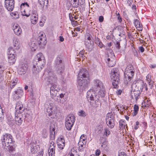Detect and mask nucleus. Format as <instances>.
Instances as JSON below:
<instances>
[{"label": "nucleus", "instance_id": "obj_62", "mask_svg": "<svg viewBox=\"0 0 156 156\" xmlns=\"http://www.w3.org/2000/svg\"><path fill=\"white\" fill-rule=\"evenodd\" d=\"M138 111L133 110V113L132 114L133 116H135L137 113Z\"/></svg>", "mask_w": 156, "mask_h": 156}, {"label": "nucleus", "instance_id": "obj_2", "mask_svg": "<svg viewBox=\"0 0 156 156\" xmlns=\"http://www.w3.org/2000/svg\"><path fill=\"white\" fill-rule=\"evenodd\" d=\"M36 61L34 62V66L32 70L34 74L38 73L44 67L45 62V58L41 53H38L36 57Z\"/></svg>", "mask_w": 156, "mask_h": 156}, {"label": "nucleus", "instance_id": "obj_60", "mask_svg": "<svg viewBox=\"0 0 156 156\" xmlns=\"http://www.w3.org/2000/svg\"><path fill=\"white\" fill-rule=\"evenodd\" d=\"M118 19L119 20V22L120 23L122 21V19L120 16H119L117 17Z\"/></svg>", "mask_w": 156, "mask_h": 156}, {"label": "nucleus", "instance_id": "obj_53", "mask_svg": "<svg viewBox=\"0 0 156 156\" xmlns=\"http://www.w3.org/2000/svg\"><path fill=\"white\" fill-rule=\"evenodd\" d=\"M139 50L140 51V52L142 53L144 52V49L142 46H140L139 47Z\"/></svg>", "mask_w": 156, "mask_h": 156}, {"label": "nucleus", "instance_id": "obj_26", "mask_svg": "<svg viewBox=\"0 0 156 156\" xmlns=\"http://www.w3.org/2000/svg\"><path fill=\"white\" fill-rule=\"evenodd\" d=\"M134 24L136 28H138V30L139 31L142 30L143 29L142 26L138 20L136 19L135 20Z\"/></svg>", "mask_w": 156, "mask_h": 156}, {"label": "nucleus", "instance_id": "obj_8", "mask_svg": "<svg viewBox=\"0 0 156 156\" xmlns=\"http://www.w3.org/2000/svg\"><path fill=\"white\" fill-rule=\"evenodd\" d=\"M115 119L113 114L108 113L106 116V122L108 127L111 129L113 128L115 125Z\"/></svg>", "mask_w": 156, "mask_h": 156}, {"label": "nucleus", "instance_id": "obj_64", "mask_svg": "<svg viewBox=\"0 0 156 156\" xmlns=\"http://www.w3.org/2000/svg\"><path fill=\"white\" fill-rule=\"evenodd\" d=\"M59 41L61 42H62L64 41V39L62 37L60 36L59 37Z\"/></svg>", "mask_w": 156, "mask_h": 156}, {"label": "nucleus", "instance_id": "obj_7", "mask_svg": "<svg viewBox=\"0 0 156 156\" xmlns=\"http://www.w3.org/2000/svg\"><path fill=\"white\" fill-rule=\"evenodd\" d=\"M75 120V116L73 114L69 115L65 119V126L67 129L70 130L73 126Z\"/></svg>", "mask_w": 156, "mask_h": 156}, {"label": "nucleus", "instance_id": "obj_35", "mask_svg": "<svg viewBox=\"0 0 156 156\" xmlns=\"http://www.w3.org/2000/svg\"><path fill=\"white\" fill-rule=\"evenodd\" d=\"M104 134L107 136H108L110 134V131L108 128H106L105 129Z\"/></svg>", "mask_w": 156, "mask_h": 156}, {"label": "nucleus", "instance_id": "obj_61", "mask_svg": "<svg viewBox=\"0 0 156 156\" xmlns=\"http://www.w3.org/2000/svg\"><path fill=\"white\" fill-rule=\"evenodd\" d=\"M80 139H86V136L85 135H84V134L82 135L80 137Z\"/></svg>", "mask_w": 156, "mask_h": 156}, {"label": "nucleus", "instance_id": "obj_38", "mask_svg": "<svg viewBox=\"0 0 156 156\" xmlns=\"http://www.w3.org/2000/svg\"><path fill=\"white\" fill-rule=\"evenodd\" d=\"M55 132H53L51 130V128L50 129V137L51 139H53L54 138L55 136Z\"/></svg>", "mask_w": 156, "mask_h": 156}, {"label": "nucleus", "instance_id": "obj_3", "mask_svg": "<svg viewBox=\"0 0 156 156\" xmlns=\"http://www.w3.org/2000/svg\"><path fill=\"white\" fill-rule=\"evenodd\" d=\"M87 94V97L91 101L90 103L92 107L97 108L101 105V103L99 100L100 97L98 94L94 93L93 90L88 91Z\"/></svg>", "mask_w": 156, "mask_h": 156}, {"label": "nucleus", "instance_id": "obj_54", "mask_svg": "<svg viewBox=\"0 0 156 156\" xmlns=\"http://www.w3.org/2000/svg\"><path fill=\"white\" fill-rule=\"evenodd\" d=\"M59 96L60 98H62L63 97H64V94H57V96H56V97H58Z\"/></svg>", "mask_w": 156, "mask_h": 156}, {"label": "nucleus", "instance_id": "obj_9", "mask_svg": "<svg viewBox=\"0 0 156 156\" xmlns=\"http://www.w3.org/2000/svg\"><path fill=\"white\" fill-rule=\"evenodd\" d=\"M50 107L47 109L46 113L49 116H51V118L54 117V116H56L57 114V106L55 104L51 103L50 104Z\"/></svg>", "mask_w": 156, "mask_h": 156}, {"label": "nucleus", "instance_id": "obj_17", "mask_svg": "<svg viewBox=\"0 0 156 156\" xmlns=\"http://www.w3.org/2000/svg\"><path fill=\"white\" fill-rule=\"evenodd\" d=\"M23 93L22 89H18L14 91V93L13 95V98L15 100H18L23 95Z\"/></svg>", "mask_w": 156, "mask_h": 156}, {"label": "nucleus", "instance_id": "obj_51", "mask_svg": "<svg viewBox=\"0 0 156 156\" xmlns=\"http://www.w3.org/2000/svg\"><path fill=\"white\" fill-rule=\"evenodd\" d=\"M104 18L103 16H100L99 18V21L100 22H103L104 20Z\"/></svg>", "mask_w": 156, "mask_h": 156}, {"label": "nucleus", "instance_id": "obj_36", "mask_svg": "<svg viewBox=\"0 0 156 156\" xmlns=\"http://www.w3.org/2000/svg\"><path fill=\"white\" fill-rule=\"evenodd\" d=\"M119 123L120 129H123V128H125V123L123 121H119Z\"/></svg>", "mask_w": 156, "mask_h": 156}, {"label": "nucleus", "instance_id": "obj_10", "mask_svg": "<svg viewBox=\"0 0 156 156\" xmlns=\"http://www.w3.org/2000/svg\"><path fill=\"white\" fill-rule=\"evenodd\" d=\"M12 136L9 134H6L3 135L2 139V144L3 146L8 147L9 144L12 142Z\"/></svg>", "mask_w": 156, "mask_h": 156}, {"label": "nucleus", "instance_id": "obj_5", "mask_svg": "<svg viewBox=\"0 0 156 156\" xmlns=\"http://www.w3.org/2000/svg\"><path fill=\"white\" fill-rule=\"evenodd\" d=\"M112 75L111 76L112 80H113L112 84L114 88H118V84L120 81V76L118 69H113L112 70Z\"/></svg>", "mask_w": 156, "mask_h": 156}, {"label": "nucleus", "instance_id": "obj_48", "mask_svg": "<svg viewBox=\"0 0 156 156\" xmlns=\"http://www.w3.org/2000/svg\"><path fill=\"white\" fill-rule=\"evenodd\" d=\"M101 154V151L99 149H97L96 151L95 155L99 156Z\"/></svg>", "mask_w": 156, "mask_h": 156}, {"label": "nucleus", "instance_id": "obj_42", "mask_svg": "<svg viewBox=\"0 0 156 156\" xmlns=\"http://www.w3.org/2000/svg\"><path fill=\"white\" fill-rule=\"evenodd\" d=\"M37 20V18H35V19L34 18H31V23L33 24H35Z\"/></svg>", "mask_w": 156, "mask_h": 156}, {"label": "nucleus", "instance_id": "obj_19", "mask_svg": "<svg viewBox=\"0 0 156 156\" xmlns=\"http://www.w3.org/2000/svg\"><path fill=\"white\" fill-rule=\"evenodd\" d=\"M141 83H140V81L133 83L131 86L132 90H137L142 92L141 87H142Z\"/></svg>", "mask_w": 156, "mask_h": 156}, {"label": "nucleus", "instance_id": "obj_45", "mask_svg": "<svg viewBox=\"0 0 156 156\" xmlns=\"http://www.w3.org/2000/svg\"><path fill=\"white\" fill-rule=\"evenodd\" d=\"M147 80L148 81H152L151 80V76L150 74H148L147 76Z\"/></svg>", "mask_w": 156, "mask_h": 156}, {"label": "nucleus", "instance_id": "obj_1", "mask_svg": "<svg viewBox=\"0 0 156 156\" xmlns=\"http://www.w3.org/2000/svg\"><path fill=\"white\" fill-rule=\"evenodd\" d=\"M44 74L47 75L48 81L52 84L50 91L52 98L55 100L58 99V98H56L57 93L60 89L58 88L57 85L55 83L56 82L57 80L56 75L50 69H47L45 70Z\"/></svg>", "mask_w": 156, "mask_h": 156}, {"label": "nucleus", "instance_id": "obj_22", "mask_svg": "<svg viewBox=\"0 0 156 156\" xmlns=\"http://www.w3.org/2000/svg\"><path fill=\"white\" fill-rule=\"evenodd\" d=\"M141 92L137 90H132L131 91V98L132 99L135 98L136 100L138 99V97Z\"/></svg>", "mask_w": 156, "mask_h": 156}, {"label": "nucleus", "instance_id": "obj_23", "mask_svg": "<svg viewBox=\"0 0 156 156\" xmlns=\"http://www.w3.org/2000/svg\"><path fill=\"white\" fill-rule=\"evenodd\" d=\"M16 56L13 55H8V61L10 64L13 65L15 63L16 59Z\"/></svg>", "mask_w": 156, "mask_h": 156}, {"label": "nucleus", "instance_id": "obj_20", "mask_svg": "<svg viewBox=\"0 0 156 156\" xmlns=\"http://www.w3.org/2000/svg\"><path fill=\"white\" fill-rule=\"evenodd\" d=\"M13 29L15 34L17 35H20L22 32V30L19 25L14 24L13 26Z\"/></svg>", "mask_w": 156, "mask_h": 156}, {"label": "nucleus", "instance_id": "obj_34", "mask_svg": "<svg viewBox=\"0 0 156 156\" xmlns=\"http://www.w3.org/2000/svg\"><path fill=\"white\" fill-rule=\"evenodd\" d=\"M43 34H39V37L37 38V41L39 45H41L42 43V37L43 36Z\"/></svg>", "mask_w": 156, "mask_h": 156}, {"label": "nucleus", "instance_id": "obj_56", "mask_svg": "<svg viewBox=\"0 0 156 156\" xmlns=\"http://www.w3.org/2000/svg\"><path fill=\"white\" fill-rule=\"evenodd\" d=\"M79 5V3H74L73 4V7L75 8H77Z\"/></svg>", "mask_w": 156, "mask_h": 156}, {"label": "nucleus", "instance_id": "obj_11", "mask_svg": "<svg viewBox=\"0 0 156 156\" xmlns=\"http://www.w3.org/2000/svg\"><path fill=\"white\" fill-rule=\"evenodd\" d=\"M23 113H15V120L16 124L18 125H21L23 122V120L25 117V114Z\"/></svg>", "mask_w": 156, "mask_h": 156}, {"label": "nucleus", "instance_id": "obj_27", "mask_svg": "<svg viewBox=\"0 0 156 156\" xmlns=\"http://www.w3.org/2000/svg\"><path fill=\"white\" fill-rule=\"evenodd\" d=\"M13 44L16 49H18L19 48L20 42L19 40L16 37H14L13 39Z\"/></svg>", "mask_w": 156, "mask_h": 156}, {"label": "nucleus", "instance_id": "obj_16", "mask_svg": "<svg viewBox=\"0 0 156 156\" xmlns=\"http://www.w3.org/2000/svg\"><path fill=\"white\" fill-rule=\"evenodd\" d=\"M94 83V84L93 85V88L94 91H98L99 89L103 87L102 83L98 80H95Z\"/></svg>", "mask_w": 156, "mask_h": 156}, {"label": "nucleus", "instance_id": "obj_14", "mask_svg": "<svg viewBox=\"0 0 156 156\" xmlns=\"http://www.w3.org/2000/svg\"><path fill=\"white\" fill-rule=\"evenodd\" d=\"M15 2L13 0H5V6L9 11H12L14 8Z\"/></svg>", "mask_w": 156, "mask_h": 156}, {"label": "nucleus", "instance_id": "obj_44", "mask_svg": "<svg viewBox=\"0 0 156 156\" xmlns=\"http://www.w3.org/2000/svg\"><path fill=\"white\" fill-rule=\"evenodd\" d=\"M36 12L34 11L33 13L32 18L35 19V18L38 19V15L35 14Z\"/></svg>", "mask_w": 156, "mask_h": 156}, {"label": "nucleus", "instance_id": "obj_32", "mask_svg": "<svg viewBox=\"0 0 156 156\" xmlns=\"http://www.w3.org/2000/svg\"><path fill=\"white\" fill-rule=\"evenodd\" d=\"M140 83H141L142 87H141V90H142V91H144L148 90L147 85L146 83H144L143 82L141 81H140Z\"/></svg>", "mask_w": 156, "mask_h": 156}, {"label": "nucleus", "instance_id": "obj_43", "mask_svg": "<svg viewBox=\"0 0 156 156\" xmlns=\"http://www.w3.org/2000/svg\"><path fill=\"white\" fill-rule=\"evenodd\" d=\"M154 82L153 81L148 82V87L150 89H151L153 86Z\"/></svg>", "mask_w": 156, "mask_h": 156}, {"label": "nucleus", "instance_id": "obj_49", "mask_svg": "<svg viewBox=\"0 0 156 156\" xmlns=\"http://www.w3.org/2000/svg\"><path fill=\"white\" fill-rule=\"evenodd\" d=\"M78 148L79 151L81 152L84 151V146H79V147Z\"/></svg>", "mask_w": 156, "mask_h": 156}, {"label": "nucleus", "instance_id": "obj_30", "mask_svg": "<svg viewBox=\"0 0 156 156\" xmlns=\"http://www.w3.org/2000/svg\"><path fill=\"white\" fill-rule=\"evenodd\" d=\"M134 68L131 64L128 65L125 69V73L127 72H131L132 71H134Z\"/></svg>", "mask_w": 156, "mask_h": 156}, {"label": "nucleus", "instance_id": "obj_63", "mask_svg": "<svg viewBox=\"0 0 156 156\" xmlns=\"http://www.w3.org/2000/svg\"><path fill=\"white\" fill-rule=\"evenodd\" d=\"M121 93L122 91L120 90H117L116 92V93L118 95H120L121 94Z\"/></svg>", "mask_w": 156, "mask_h": 156}, {"label": "nucleus", "instance_id": "obj_47", "mask_svg": "<svg viewBox=\"0 0 156 156\" xmlns=\"http://www.w3.org/2000/svg\"><path fill=\"white\" fill-rule=\"evenodd\" d=\"M101 42V41L100 40V39L98 38H96L95 41V43L97 45L99 44V43Z\"/></svg>", "mask_w": 156, "mask_h": 156}, {"label": "nucleus", "instance_id": "obj_33", "mask_svg": "<svg viewBox=\"0 0 156 156\" xmlns=\"http://www.w3.org/2000/svg\"><path fill=\"white\" fill-rule=\"evenodd\" d=\"M16 55L15 51L12 47H10L9 49V53L8 55Z\"/></svg>", "mask_w": 156, "mask_h": 156}, {"label": "nucleus", "instance_id": "obj_21", "mask_svg": "<svg viewBox=\"0 0 156 156\" xmlns=\"http://www.w3.org/2000/svg\"><path fill=\"white\" fill-rule=\"evenodd\" d=\"M58 147L60 149H63L65 146V140L62 138H60L57 142Z\"/></svg>", "mask_w": 156, "mask_h": 156}, {"label": "nucleus", "instance_id": "obj_40", "mask_svg": "<svg viewBox=\"0 0 156 156\" xmlns=\"http://www.w3.org/2000/svg\"><path fill=\"white\" fill-rule=\"evenodd\" d=\"M11 15L13 17L14 19H17L19 18V16L18 13H16L12 12Z\"/></svg>", "mask_w": 156, "mask_h": 156}, {"label": "nucleus", "instance_id": "obj_37", "mask_svg": "<svg viewBox=\"0 0 156 156\" xmlns=\"http://www.w3.org/2000/svg\"><path fill=\"white\" fill-rule=\"evenodd\" d=\"M78 115L84 117L86 116V114L84 111L81 110L79 112Z\"/></svg>", "mask_w": 156, "mask_h": 156}, {"label": "nucleus", "instance_id": "obj_52", "mask_svg": "<svg viewBox=\"0 0 156 156\" xmlns=\"http://www.w3.org/2000/svg\"><path fill=\"white\" fill-rule=\"evenodd\" d=\"M85 143H84L83 142L81 141H79L78 143V144L79 146L80 147L82 146H84V144H85Z\"/></svg>", "mask_w": 156, "mask_h": 156}, {"label": "nucleus", "instance_id": "obj_25", "mask_svg": "<svg viewBox=\"0 0 156 156\" xmlns=\"http://www.w3.org/2000/svg\"><path fill=\"white\" fill-rule=\"evenodd\" d=\"M67 156H80L75 148H73L71 150Z\"/></svg>", "mask_w": 156, "mask_h": 156}, {"label": "nucleus", "instance_id": "obj_4", "mask_svg": "<svg viewBox=\"0 0 156 156\" xmlns=\"http://www.w3.org/2000/svg\"><path fill=\"white\" fill-rule=\"evenodd\" d=\"M55 68L57 73L61 75V77L60 80L64 82L65 80L64 79V73H63L64 66L62 58L59 57H57L55 60Z\"/></svg>", "mask_w": 156, "mask_h": 156}, {"label": "nucleus", "instance_id": "obj_24", "mask_svg": "<svg viewBox=\"0 0 156 156\" xmlns=\"http://www.w3.org/2000/svg\"><path fill=\"white\" fill-rule=\"evenodd\" d=\"M85 45L89 51H91L94 48V43L91 41H85Z\"/></svg>", "mask_w": 156, "mask_h": 156}, {"label": "nucleus", "instance_id": "obj_28", "mask_svg": "<svg viewBox=\"0 0 156 156\" xmlns=\"http://www.w3.org/2000/svg\"><path fill=\"white\" fill-rule=\"evenodd\" d=\"M98 94L101 97H103L105 95V89L104 87L99 89Z\"/></svg>", "mask_w": 156, "mask_h": 156}, {"label": "nucleus", "instance_id": "obj_58", "mask_svg": "<svg viewBox=\"0 0 156 156\" xmlns=\"http://www.w3.org/2000/svg\"><path fill=\"white\" fill-rule=\"evenodd\" d=\"M54 142L52 141L50 144L49 147H54Z\"/></svg>", "mask_w": 156, "mask_h": 156}, {"label": "nucleus", "instance_id": "obj_41", "mask_svg": "<svg viewBox=\"0 0 156 156\" xmlns=\"http://www.w3.org/2000/svg\"><path fill=\"white\" fill-rule=\"evenodd\" d=\"M108 66L110 67H113L115 65L114 62H113L112 61H110L109 62H108Z\"/></svg>", "mask_w": 156, "mask_h": 156}, {"label": "nucleus", "instance_id": "obj_13", "mask_svg": "<svg viewBox=\"0 0 156 156\" xmlns=\"http://www.w3.org/2000/svg\"><path fill=\"white\" fill-rule=\"evenodd\" d=\"M89 74L88 71L85 69L82 68L78 74V79H80L86 80L89 79Z\"/></svg>", "mask_w": 156, "mask_h": 156}, {"label": "nucleus", "instance_id": "obj_59", "mask_svg": "<svg viewBox=\"0 0 156 156\" xmlns=\"http://www.w3.org/2000/svg\"><path fill=\"white\" fill-rule=\"evenodd\" d=\"M5 69L4 67H3L2 66H0V71L3 72Z\"/></svg>", "mask_w": 156, "mask_h": 156}, {"label": "nucleus", "instance_id": "obj_50", "mask_svg": "<svg viewBox=\"0 0 156 156\" xmlns=\"http://www.w3.org/2000/svg\"><path fill=\"white\" fill-rule=\"evenodd\" d=\"M134 111H138V110H139V106L138 105H134Z\"/></svg>", "mask_w": 156, "mask_h": 156}, {"label": "nucleus", "instance_id": "obj_15", "mask_svg": "<svg viewBox=\"0 0 156 156\" xmlns=\"http://www.w3.org/2000/svg\"><path fill=\"white\" fill-rule=\"evenodd\" d=\"M134 74V71H132L131 72H127L124 73V80L126 83L130 81Z\"/></svg>", "mask_w": 156, "mask_h": 156}, {"label": "nucleus", "instance_id": "obj_18", "mask_svg": "<svg viewBox=\"0 0 156 156\" xmlns=\"http://www.w3.org/2000/svg\"><path fill=\"white\" fill-rule=\"evenodd\" d=\"M16 112L23 113L25 110V108L23 106L22 102L20 101H19L16 104Z\"/></svg>", "mask_w": 156, "mask_h": 156}, {"label": "nucleus", "instance_id": "obj_12", "mask_svg": "<svg viewBox=\"0 0 156 156\" xmlns=\"http://www.w3.org/2000/svg\"><path fill=\"white\" fill-rule=\"evenodd\" d=\"M78 85L80 89L84 90L87 87L88 84L89 83V79H86V80L80 79H78Z\"/></svg>", "mask_w": 156, "mask_h": 156}, {"label": "nucleus", "instance_id": "obj_31", "mask_svg": "<svg viewBox=\"0 0 156 156\" xmlns=\"http://www.w3.org/2000/svg\"><path fill=\"white\" fill-rule=\"evenodd\" d=\"M55 150L54 147H49L48 154L49 156H55Z\"/></svg>", "mask_w": 156, "mask_h": 156}, {"label": "nucleus", "instance_id": "obj_57", "mask_svg": "<svg viewBox=\"0 0 156 156\" xmlns=\"http://www.w3.org/2000/svg\"><path fill=\"white\" fill-rule=\"evenodd\" d=\"M98 46L100 48H102L103 47H105V46L101 42L99 44H98Z\"/></svg>", "mask_w": 156, "mask_h": 156}, {"label": "nucleus", "instance_id": "obj_46", "mask_svg": "<svg viewBox=\"0 0 156 156\" xmlns=\"http://www.w3.org/2000/svg\"><path fill=\"white\" fill-rule=\"evenodd\" d=\"M43 134H44L43 137L46 138L47 136V132L45 129L43 130Z\"/></svg>", "mask_w": 156, "mask_h": 156}, {"label": "nucleus", "instance_id": "obj_55", "mask_svg": "<svg viewBox=\"0 0 156 156\" xmlns=\"http://www.w3.org/2000/svg\"><path fill=\"white\" fill-rule=\"evenodd\" d=\"M119 156H127L126 154L123 152H122L119 154Z\"/></svg>", "mask_w": 156, "mask_h": 156}, {"label": "nucleus", "instance_id": "obj_39", "mask_svg": "<svg viewBox=\"0 0 156 156\" xmlns=\"http://www.w3.org/2000/svg\"><path fill=\"white\" fill-rule=\"evenodd\" d=\"M114 43L115 44V45L116 47V48L118 49H120V43L118 41H116L114 42Z\"/></svg>", "mask_w": 156, "mask_h": 156}, {"label": "nucleus", "instance_id": "obj_29", "mask_svg": "<svg viewBox=\"0 0 156 156\" xmlns=\"http://www.w3.org/2000/svg\"><path fill=\"white\" fill-rule=\"evenodd\" d=\"M17 81V78H15L11 81L9 83V86L11 89L14 87L15 86L16 84Z\"/></svg>", "mask_w": 156, "mask_h": 156}, {"label": "nucleus", "instance_id": "obj_6", "mask_svg": "<svg viewBox=\"0 0 156 156\" xmlns=\"http://www.w3.org/2000/svg\"><path fill=\"white\" fill-rule=\"evenodd\" d=\"M20 10L23 16L29 17L30 15L31 6L27 2L22 3L20 5Z\"/></svg>", "mask_w": 156, "mask_h": 156}]
</instances>
